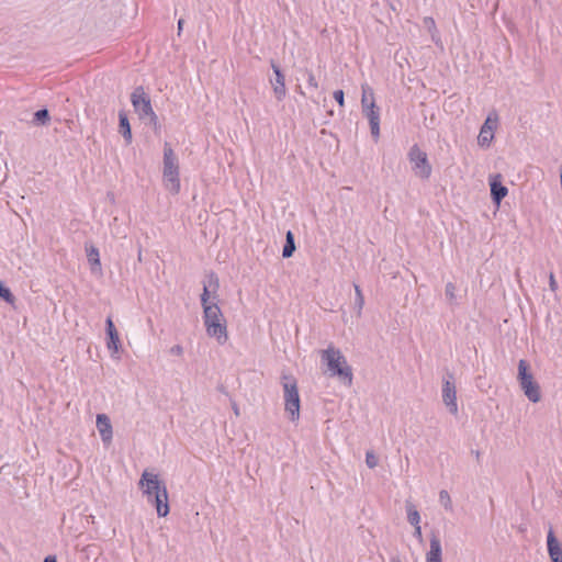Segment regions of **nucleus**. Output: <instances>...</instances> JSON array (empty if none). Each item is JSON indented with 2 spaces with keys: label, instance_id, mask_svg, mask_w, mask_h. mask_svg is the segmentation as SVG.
I'll return each instance as SVG.
<instances>
[{
  "label": "nucleus",
  "instance_id": "f257e3e1",
  "mask_svg": "<svg viewBox=\"0 0 562 562\" xmlns=\"http://www.w3.org/2000/svg\"><path fill=\"white\" fill-rule=\"evenodd\" d=\"M139 486L147 496L148 503L156 507L158 517H166L169 512L168 492L158 475L145 471L139 480Z\"/></svg>",
  "mask_w": 562,
  "mask_h": 562
},
{
  "label": "nucleus",
  "instance_id": "f03ea898",
  "mask_svg": "<svg viewBox=\"0 0 562 562\" xmlns=\"http://www.w3.org/2000/svg\"><path fill=\"white\" fill-rule=\"evenodd\" d=\"M203 319L207 335L216 338L218 344H225L228 339L226 321L217 303L205 305Z\"/></svg>",
  "mask_w": 562,
  "mask_h": 562
},
{
  "label": "nucleus",
  "instance_id": "7ed1b4c3",
  "mask_svg": "<svg viewBox=\"0 0 562 562\" xmlns=\"http://www.w3.org/2000/svg\"><path fill=\"white\" fill-rule=\"evenodd\" d=\"M322 359L326 361L327 369L333 376H338L345 384H352V370L339 349L333 347L322 351Z\"/></svg>",
  "mask_w": 562,
  "mask_h": 562
},
{
  "label": "nucleus",
  "instance_id": "20e7f679",
  "mask_svg": "<svg viewBox=\"0 0 562 562\" xmlns=\"http://www.w3.org/2000/svg\"><path fill=\"white\" fill-rule=\"evenodd\" d=\"M164 182L166 189L177 194L180 191L179 162L169 143L164 146Z\"/></svg>",
  "mask_w": 562,
  "mask_h": 562
},
{
  "label": "nucleus",
  "instance_id": "39448f33",
  "mask_svg": "<svg viewBox=\"0 0 562 562\" xmlns=\"http://www.w3.org/2000/svg\"><path fill=\"white\" fill-rule=\"evenodd\" d=\"M282 386L284 392V408L290 414L292 422L296 420L300 416V395L296 380L291 375L282 376Z\"/></svg>",
  "mask_w": 562,
  "mask_h": 562
},
{
  "label": "nucleus",
  "instance_id": "423d86ee",
  "mask_svg": "<svg viewBox=\"0 0 562 562\" xmlns=\"http://www.w3.org/2000/svg\"><path fill=\"white\" fill-rule=\"evenodd\" d=\"M517 379L527 398L532 403H538L541 398L540 386L533 380V376L529 371V364L524 359H520L518 362Z\"/></svg>",
  "mask_w": 562,
  "mask_h": 562
},
{
  "label": "nucleus",
  "instance_id": "0eeeda50",
  "mask_svg": "<svg viewBox=\"0 0 562 562\" xmlns=\"http://www.w3.org/2000/svg\"><path fill=\"white\" fill-rule=\"evenodd\" d=\"M131 102L140 120L148 121L149 124H157L158 117L154 112L150 99L145 93L143 87H137L134 89L131 94Z\"/></svg>",
  "mask_w": 562,
  "mask_h": 562
},
{
  "label": "nucleus",
  "instance_id": "6e6552de",
  "mask_svg": "<svg viewBox=\"0 0 562 562\" xmlns=\"http://www.w3.org/2000/svg\"><path fill=\"white\" fill-rule=\"evenodd\" d=\"M408 159L412 164V169L415 176L420 179H428L431 175L432 168L428 161L427 154L423 151L418 145H413L408 151Z\"/></svg>",
  "mask_w": 562,
  "mask_h": 562
},
{
  "label": "nucleus",
  "instance_id": "1a4fd4ad",
  "mask_svg": "<svg viewBox=\"0 0 562 562\" xmlns=\"http://www.w3.org/2000/svg\"><path fill=\"white\" fill-rule=\"evenodd\" d=\"M442 402L447 406L448 411L456 415L458 413L457 404V390L453 381V374L447 373V378L442 381Z\"/></svg>",
  "mask_w": 562,
  "mask_h": 562
},
{
  "label": "nucleus",
  "instance_id": "9d476101",
  "mask_svg": "<svg viewBox=\"0 0 562 562\" xmlns=\"http://www.w3.org/2000/svg\"><path fill=\"white\" fill-rule=\"evenodd\" d=\"M271 68L274 72V79H271V86L273 88L274 95L278 101H281L285 98L286 94V88H285V77L279 67L278 64L274 63V60H271Z\"/></svg>",
  "mask_w": 562,
  "mask_h": 562
},
{
  "label": "nucleus",
  "instance_id": "9b49d317",
  "mask_svg": "<svg viewBox=\"0 0 562 562\" xmlns=\"http://www.w3.org/2000/svg\"><path fill=\"white\" fill-rule=\"evenodd\" d=\"M370 106L363 113L369 120L371 135L376 139L380 136V112L374 103L373 91L370 92Z\"/></svg>",
  "mask_w": 562,
  "mask_h": 562
},
{
  "label": "nucleus",
  "instance_id": "f8f14e48",
  "mask_svg": "<svg viewBox=\"0 0 562 562\" xmlns=\"http://www.w3.org/2000/svg\"><path fill=\"white\" fill-rule=\"evenodd\" d=\"M491 199L494 204L499 205L502 200L508 194V189L502 183L499 173L490 178Z\"/></svg>",
  "mask_w": 562,
  "mask_h": 562
},
{
  "label": "nucleus",
  "instance_id": "ddd939ff",
  "mask_svg": "<svg viewBox=\"0 0 562 562\" xmlns=\"http://www.w3.org/2000/svg\"><path fill=\"white\" fill-rule=\"evenodd\" d=\"M105 330L108 336V349L112 351V355L119 353L121 348L120 336L111 317H108L105 321Z\"/></svg>",
  "mask_w": 562,
  "mask_h": 562
},
{
  "label": "nucleus",
  "instance_id": "4468645a",
  "mask_svg": "<svg viewBox=\"0 0 562 562\" xmlns=\"http://www.w3.org/2000/svg\"><path fill=\"white\" fill-rule=\"evenodd\" d=\"M426 562H442V548L438 532L432 531L429 539V550L426 553Z\"/></svg>",
  "mask_w": 562,
  "mask_h": 562
},
{
  "label": "nucleus",
  "instance_id": "2eb2a0df",
  "mask_svg": "<svg viewBox=\"0 0 562 562\" xmlns=\"http://www.w3.org/2000/svg\"><path fill=\"white\" fill-rule=\"evenodd\" d=\"M547 547L550 560L552 562H562V546L552 529L549 530L547 536Z\"/></svg>",
  "mask_w": 562,
  "mask_h": 562
},
{
  "label": "nucleus",
  "instance_id": "dca6fc26",
  "mask_svg": "<svg viewBox=\"0 0 562 562\" xmlns=\"http://www.w3.org/2000/svg\"><path fill=\"white\" fill-rule=\"evenodd\" d=\"M97 428L104 443H110L113 431L110 418L105 414L97 415Z\"/></svg>",
  "mask_w": 562,
  "mask_h": 562
},
{
  "label": "nucleus",
  "instance_id": "f3484780",
  "mask_svg": "<svg viewBox=\"0 0 562 562\" xmlns=\"http://www.w3.org/2000/svg\"><path fill=\"white\" fill-rule=\"evenodd\" d=\"M495 124H492V120L488 116L480 130L477 136V143L482 147H488L494 138Z\"/></svg>",
  "mask_w": 562,
  "mask_h": 562
},
{
  "label": "nucleus",
  "instance_id": "a211bd4d",
  "mask_svg": "<svg viewBox=\"0 0 562 562\" xmlns=\"http://www.w3.org/2000/svg\"><path fill=\"white\" fill-rule=\"evenodd\" d=\"M209 282L207 284H204V288H203V293L201 294V304H202V307L204 308L205 305H212V301H210V288H213V291L216 292V290L218 289L220 284H218V278L217 276L214 273V272H211L209 276ZM214 303H217V301H215Z\"/></svg>",
  "mask_w": 562,
  "mask_h": 562
},
{
  "label": "nucleus",
  "instance_id": "6ab92c4d",
  "mask_svg": "<svg viewBox=\"0 0 562 562\" xmlns=\"http://www.w3.org/2000/svg\"><path fill=\"white\" fill-rule=\"evenodd\" d=\"M119 133L127 145L132 143V128L127 114L124 111L119 112Z\"/></svg>",
  "mask_w": 562,
  "mask_h": 562
},
{
  "label": "nucleus",
  "instance_id": "aec40b11",
  "mask_svg": "<svg viewBox=\"0 0 562 562\" xmlns=\"http://www.w3.org/2000/svg\"><path fill=\"white\" fill-rule=\"evenodd\" d=\"M87 259L91 266V270L94 272L101 270V262L99 257V250L94 246L86 245Z\"/></svg>",
  "mask_w": 562,
  "mask_h": 562
},
{
  "label": "nucleus",
  "instance_id": "412c9836",
  "mask_svg": "<svg viewBox=\"0 0 562 562\" xmlns=\"http://www.w3.org/2000/svg\"><path fill=\"white\" fill-rule=\"evenodd\" d=\"M294 251H295L294 235L291 231H288L286 235H285V244L282 249V257L290 258V257H292Z\"/></svg>",
  "mask_w": 562,
  "mask_h": 562
},
{
  "label": "nucleus",
  "instance_id": "4be33fe9",
  "mask_svg": "<svg viewBox=\"0 0 562 562\" xmlns=\"http://www.w3.org/2000/svg\"><path fill=\"white\" fill-rule=\"evenodd\" d=\"M49 121L50 116L47 109L37 110L33 115V123L35 125H47Z\"/></svg>",
  "mask_w": 562,
  "mask_h": 562
},
{
  "label": "nucleus",
  "instance_id": "5701e85b",
  "mask_svg": "<svg viewBox=\"0 0 562 562\" xmlns=\"http://www.w3.org/2000/svg\"><path fill=\"white\" fill-rule=\"evenodd\" d=\"M407 510V520L412 526H418L420 522V515L418 510L415 508L414 505L407 504L406 505Z\"/></svg>",
  "mask_w": 562,
  "mask_h": 562
},
{
  "label": "nucleus",
  "instance_id": "b1692460",
  "mask_svg": "<svg viewBox=\"0 0 562 562\" xmlns=\"http://www.w3.org/2000/svg\"><path fill=\"white\" fill-rule=\"evenodd\" d=\"M457 288L452 282H448L445 289V295L450 305H457L458 300L456 295Z\"/></svg>",
  "mask_w": 562,
  "mask_h": 562
},
{
  "label": "nucleus",
  "instance_id": "393cba45",
  "mask_svg": "<svg viewBox=\"0 0 562 562\" xmlns=\"http://www.w3.org/2000/svg\"><path fill=\"white\" fill-rule=\"evenodd\" d=\"M355 308H357V314L358 316L361 315V311L363 308V305H364V297H363V294H362V291L360 289V286L358 284H355Z\"/></svg>",
  "mask_w": 562,
  "mask_h": 562
},
{
  "label": "nucleus",
  "instance_id": "a878e982",
  "mask_svg": "<svg viewBox=\"0 0 562 562\" xmlns=\"http://www.w3.org/2000/svg\"><path fill=\"white\" fill-rule=\"evenodd\" d=\"M0 299L10 304H12L15 300L11 290L8 286H5L2 281H0Z\"/></svg>",
  "mask_w": 562,
  "mask_h": 562
},
{
  "label": "nucleus",
  "instance_id": "bb28decb",
  "mask_svg": "<svg viewBox=\"0 0 562 562\" xmlns=\"http://www.w3.org/2000/svg\"><path fill=\"white\" fill-rule=\"evenodd\" d=\"M439 502L446 510H452V501L449 493L446 490L439 492Z\"/></svg>",
  "mask_w": 562,
  "mask_h": 562
},
{
  "label": "nucleus",
  "instance_id": "cd10ccee",
  "mask_svg": "<svg viewBox=\"0 0 562 562\" xmlns=\"http://www.w3.org/2000/svg\"><path fill=\"white\" fill-rule=\"evenodd\" d=\"M371 89L362 88V98H361V104H362V111H366L368 106H370L371 95L370 92Z\"/></svg>",
  "mask_w": 562,
  "mask_h": 562
},
{
  "label": "nucleus",
  "instance_id": "c85d7f7f",
  "mask_svg": "<svg viewBox=\"0 0 562 562\" xmlns=\"http://www.w3.org/2000/svg\"><path fill=\"white\" fill-rule=\"evenodd\" d=\"M366 463L368 468L373 469L378 465V459L373 452L368 451L366 454Z\"/></svg>",
  "mask_w": 562,
  "mask_h": 562
},
{
  "label": "nucleus",
  "instance_id": "c756f323",
  "mask_svg": "<svg viewBox=\"0 0 562 562\" xmlns=\"http://www.w3.org/2000/svg\"><path fill=\"white\" fill-rule=\"evenodd\" d=\"M307 75V85L310 88L317 89L318 82L312 71H306Z\"/></svg>",
  "mask_w": 562,
  "mask_h": 562
},
{
  "label": "nucleus",
  "instance_id": "7c9ffc66",
  "mask_svg": "<svg viewBox=\"0 0 562 562\" xmlns=\"http://www.w3.org/2000/svg\"><path fill=\"white\" fill-rule=\"evenodd\" d=\"M344 98H345V93H344V91H342V90H336V91L334 92V99L338 102V104H339L340 106H344V102H345V99H344Z\"/></svg>",
  "mask_w": 562,
  "mask_h": 562
},
{
  "label": "nucleus",
  "instance_id": "2f4dec72",
  "mask_svg": "<svg viewBox=\"0 0 562 562\" xmlns=\"http://www.w3.org/2000/svg\"><path fill=\"white\" fill-rule=\"evenodd\" d=\"M549 286L552 292H555L558 290V283L552 272L549 276Z\"/></svg>",
  "mask_w": 562,
  "mask_h": 562
},
{
  "label": "nucleus",
  "instance_id": "473e14b6",
  "mask_svg": "<svg viewBox=\"0 0 562 562\" xmlns=\"http://www.w3.org/2000/svg\"><path fill=\"white\" fill-rule=\"evenodd\" d=\"M170 353L176 356H181L183 353V348L180 345H175L170 348Z\"/></svg>",
  "mask_w": 562,
  "mask_h": 562
},
{
  "label": "nucleus",
  "instance_id": "72a5a7b5",
  "mask_svg": "<svg viewBox=\"0 0 562 562\" xmlns=\"http://www.w3.org/2000/svg\"><path fill=\"white\" fill-rule=\"evenodd\" d=\"M414 528H415V530H414V537H415L416 539H418V541H419V542H422V541H423V533H422V528H420V526H419V525H418V526H414Z\"/></svg>",
  "mask_w": 562,
  "mask_h": 562
},
{
  "label": "nucleus",
  "instance_id": "f704fd0d",
  "mask_svg": "<svg viewBox=\"0 0 562 562\" xmlns=\"http://www.w3.org/2000/svg\"><path fill=\"white\" fill-rule=\"evenodd\" d=\"M232 408L234 411V414L236 416H239V408H238V405L235 402L232 403Z\"/></svg>",
  "mask_w": 562,
  "mask_h": 562
},
{
  "label": "nucleus",
  "instance_id": "c9c22d12",
  "mask_svg": "<svg viewBox=\"0 0 562 562\" xmlns=\"http://www.w3.org/2000/svg\"><path fill=\"white\" fill-rule=\"evenodd\" d=\"M44 562H57V559L55 555H47L45 559H44Z\"/></svg>",
  "mask_w": 562,
  "mask_h": 562
},
{
  "label": "nucleus",
  "instance_id": "e433bc0d",
  "mask_svg": "<svg viewBox=\"0 0 562 562\" xmlns=\"http://www.w3.org/2000/svg\"><path fill=\"white\" fill-rule=\"evenodd\" d=\"M183 22H184V21H183L182 19H180V20L178 21V30H179V32L182 30Z\"/></svg>",
  "mask_w": 562,
  "mask_h": 562
},
{
  "label": "nucleus",
  "instance_id": "4c0bfd02",
  "mask_svg": "<svg viewBox=\"0 0 562 562\" xmlns=\"http://www.w3.org/2000/svg\"><path fill=\"white\" fill-rule=\"evenodd\" d=\"M218 390L223 393H225V387L224 386H220Z\"/></svg>",
  "mask_w": 562,
  "mask_h": 562
},
{
  "label": "nucleus",
  "instance_id": "58836bf2",
  "mask_svg": "<svg viewBox=\"0 0 562 562\" xmlns=\"http://www.w3.org/2000/svg\"><path fill=\"white\" fill-rule=\"evenodd\" d=\"M474 457L479 458V457H480V452H479V451H476V452L474 453Z\"/></svg>",
  "mask_w": 562,
  "mask_h": 562
},
{
  "label": "nucleus",
  "instance_id": "ea45409f",
  "mask_svg": "<svg viewBox=\"0 0 562 562\" xmlns=\"http://www.w3.org/2000/svg\"><path fill=\"white\" fill-rule=\"evenodd\" d=\"M474 457L479 458V457H480V452H479V451H476V452L474 453Z\"/></svg>",
  "mask_w": 562,
  "mask_h": 562
}]
</instances>
